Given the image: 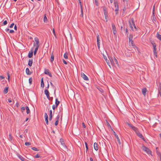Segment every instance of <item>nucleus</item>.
Listing matches in <instances>:
<instances>
[{
  "label": "nucleus",
  "instance_id": "nucleus-1",
  "mask_svg": "<svg viewBox=\"0 0 161 161\" xmlns=\"http://www.w3.org/2000/svg\"><path fill=\"white\" fill-rule=\"evenodd\" d=\"M34 40L36 42V44L34 43V46H36L35 50L34 52V55H35L36 53V52L39 47V41L38 38L36 37L34 38Z\"/></svg>",
  "mask_w": 161,
  "mask_h": 161
},
{
  "label": "nucleus",
  "instance_id": "nucleus-2",
  "mask_svg": "<svg viewBox=\"0 0 161 161\" xmlns=\"http://www.w3.org/2000/svg\"><path fill=\"white\" fill-rule=\"evenodd\" d=\"M142 148L144 151L146 152L147 154H150L152 155V152L148 147L144 146H142Z\"/></svg>",
  "mask_w": 161,
  "mask_h": 161
},
{
  "label": "nucleus",
  "instance_id": "nucleus-3",
  "mask_svg": "<svg viewBox=\"0 0 161 161\" xmlns=\"http://www.w3.org/2000/svg\"><path fill=\"white\" fill-rule=\"evenodd\" d=\"M127 124L133 130H134L136 133L138 130L137 128L136 127L134 126L132 124L129 123L128 122H127Z\"/></svg>",
  "mask_w": 161,
  "mask_h": 161
},
{
  "label": "nucleus",
  "instance_id": "nucleus-4",
  "mask_svg": "<svg viewBox=\"0 0 161 161\" xmlns=\"http://www.w3.org/2000/svg\"><path fill=\"white\" fill-rule=\"evenodd\" d=\"M114 4L115 7V11H116V14H118L119 11V5L118 3L116 2H114Z\"/></svg>",
  "mask_w": 161,
  "mask_h": 161
},
{
  "label": "nucleus",
  "instance_id": "nucleus-5",
  "mask_svg": "<svg viewBox=\"0 0 161 161\" xmlns=\"http://www.w3.org/2000/svg\"><path fill=\"white\" fill-rule=\"evenodd\" d=\"M137 136L140 138L142 139L144 141L146 142V140L143 135L141 134L139 131L138 130L137 132L136 133Z\"/></svg>",
  "mask_w": 161,
  "mask_h": 161
},
{
  "label": "nucleus",
  "instance_id": "nucleus-6",
  "mask_svg": "<svg viewBox=\"0 0 161 161\" xmlns=\"http://www.w3.org/2000/svg\"><path fill=\"white\" fill-rule=\"evenodd\" d=\"M112 29L113 31V33L114 35L116 36V34L117 33V31L116 30V28L115 25L114 23L112 24Z\"/></svg>",
  "mask_w": 161,
  "mask_h": 161
},
{
  "label": "nucleus",
  "instance_id": "nucleus-7",
  "mask_svg": "<svg viewBox=\"0 0 161 161\" xmlns=\"http://www.w3.org/2000/svg\"><path fill=\"white\" fill-rule=\"evenodd\" d=\"M97 44L98 48L99 49L100 48V37L99 35L98 34L97 35Z\"/></svg>",
  "mask_w": 161,
  "mask_h": 161
},
{
  "label": "nucleus",
  "instance_id": "nucleus-8",
  "mask_svg": "<svg viewBox=\"0 0 161 161\" xmlns=\"http://www.w3.org/2000/svg\"><path fill=\"white\" fill-rule=\"evenodd\" d=\"M44 73L45 74L48 75L50 77H52V75L51 73L49 71V70L48 69H45L44 70Z\"/></svg>",
  "mask_w": 161,
  "mask_h": 161
},
{
  "label": "nucleus",
  "instance_id": "nucleus-9",
  "mask_svg": "<svg viewBox=\"0 0 161 161\" xmlns=\"http://www.w3.org/2000/svg\"><path fill=\"white\" fill-rule=\"evenodd\" d=\"M112 130L113 131L114 135H115V137H116V138L117 139V141L118 142L119 144H120L121 143L120 142V139H119V137H118V136L116 134V132L113 129H112Z\"/></svg>",
  "mask_w": 161,
  "mask_h": 161
},
{
  "label": "nucleus",
  "instance_id": "nucleus-10",
  "mask_svg": "<svg viewBox=\"0 0 161 161\" xmlns=\"http://www.w3.org/2000/svg\"><path fill=\"white\" fill-rule=\"evenodd\" d=\"M81 77L84 80H88V78L83 73H81Z\"/></svg>",
  "mask_w": 161,
  "mask_h": 161
},
{
  "label": "nucleus",
  "instance_id": "nucleus-11",
  "mask_svg": "<svg viewBox=\"0 0 161 161\" xmlns=\"http://www.w3.org/2000/svg\"><path fill=\"white\" fill-rule=\"evenodd\" d=\"M131 20L132 21V24H133V26H134L135 29V30L136 31H138V29L137 28H136V27L135 25V22H134V19L133 18H131Z\"/></svg>",
  "mask_w": 161,
  "mask_h": 161
},
{
  "label": "nucleus",
  "instance_id": "nucleus-12",
  "mask_svg": "<svg viewBox=\"0 0 161 161\" xmlns=\"http://www.w3.org/2000/svg\"><path fill=\"white\" fill-rule=\"evenodd\" d=\"M33 48H32L31 51L29 52V53L28 54V57L29 58H31L33 56Z\"/></svg>",
  "mask_w": 161,
  "mask_h": 161
},
{
  "label": "nucleus",
  "instance_id": "nucleus-13",
  "mask_svg": "<svg viewBox=\"0 0 161 161\" xmlns=\"http://www.w3.org/2000/svg\"><path fill=\"white\" fill-rule=\"evenodd\" d=\"M129 24L130 27L131 28V30H132V31H134V29L133 28V25L132 24V21H131V19L130 21H129Z\"/></svg>",
  "mask_w": 161,
  "mask_h": 161
},
{
  "label": "nucleus",
  "instance_id": "nucleus-14",
  "mask_svg": "<svg viewBox=\"0 0 161 161\" xmlns=\"http://www.w3.org/2000/svg\"><path fill=\"white\" fill-rule=\"evenodd\" d=\"M60 142L61 143V145L64 147L67 148V147L65 145L64 140L63 138H61L60 140Z\"/></svg>",
  "mask_w": 161,
  "mask_h": 161
},
{
  "label": "nucleus",
  "instance_id": "nucleus-15",
  "mask_svg": "<svg viewBox=\"0 0 161 161\" xmlns=\"http://www.w3.org/2000/svg\"><path fill=\"white\" fill-rule=\"evenodd\" d=\"M147 91V89L146 88H143L142 89V92L143 94L145 97L146 92Z\"/></svg>",
  "mask_w": 161,
  "mask_h": 161
},
{
  "label": "nucleus",
  "instance_id": "nucleus-16",
  "mask_svg": "<svg viewBox=\"0 0 161 161\" xmlns=\"http://www.w3.org/2000/svg\"><path fill=\"white\" fill-rule=\"evenodd\" d=\"M103 58H104V59L106 61V62H107L108 65L110 67V68H111V66L110 65V63L109 61V60L107 59V57L106 56H103Z\"/></svg>",
  "mask_w": 161,
  "mask_h": 161
},
{
  "label": "nucleus",
  "instance_id": "nucleus-17",
  "mask_svg": "<svg viewBox=\"0 0 161 161\" xmlns=\"http://www.w3.org/2000/svg\"><path fill=\"white\" fill-rule=\"evenodd\" d=\"M153 20H154L155 21H156V18L154 14V6H153Z\"/></svg>",
  "mask_w": 161,
  "mask_h": 161
},
{
  "label": "nucleus",
  "instance_id": "nucleus-18",
  "mask_svg": "<svg viewBox=\"0 0 161 161\" xmlns=\"http://www.w3.org/2000/svg\"><path fill=\"white\" fill-rule=\"evenodd\" d=\"M108 58L110 60V61L111 63V64L112 65H114L115 64V63L114 62L113 59L112 57H108Z\"/></svg>",
  "mask_w": 161,
  "mask_h": 161
},
{
  "label": "nucleus",
  "instance_id": "nucleus-19",
  "mask_svg": "<svg viewBox=\"0 0 161 161\" xmlns=\"http://www.w3.org/2000/svg\"><path fill=\"white\" fill-rule=\"evenodd\" d=\"M52 110H50L49 111V120L51 121L52 120L53 118V116L52 115Z\"/></svg>",
  "mask_w": 161,
  "mask_h": 161
},
{
  "label": "nucleus",
  "instance_id": "nucleus-20",
  "mask_svg": "<svg viewBox=\"0 0 161 161\" xmlns=\"http://www.w3.org/2000/svg\"><path fill=\"white\" fill-rule=\"evenodd\" d=\"M33 63V59H29V62L28 63V65L31 67L32 66Z\"/></svg>",
  "mask_w": 161,
  "mask_h": 161
},
{
  "label": "nucleus",
  "instance_id": "nucleus-21",
  "mask_svg": "<svg viewBox=\"0 0 161 161\" xmlns=\"http://www.w3.org/2000/svg\"><path fill=\"white\" fill-rule=\"evenodd\" d=\"M26 73L27 75H30L32 73V72H30L29 69L27 68L26 69Z\"/></svg>",
  "mask_w": 161,
  "mask_h": 161
},
{
  "label": "nucleus",
  "instance_id": "nucleus-22",
  "mask_svg": "<svg viewBox=\"0 0 161 161\" xmlns=\"http://www.w3.org/2000/svg\"><path fill=\"white\" fill-rule=\"evenodd\" d=\"M103 11L104 15L108 14V12L107 11V8H106V7L104 6L103 7Z\"/></svg>",
  "mask_w": 161,
  "mask_h": 161
},
{
  "label": "nucleus",
  "instance_id": "nucleus-23",
  "mask_svg": "<svg viewBox=\"0 0 161 161\" xmlns=\"http://www.w3.org/2000/svg\"><path fill=\"white\" fill-rule=\"evenodd\" d=\"M94 148L96 151H97L98 150V145L96 142H95L94 144Z\"/></svg>",
  "mask_w": 161,
  "mask_h": 161
},
{
  "label": "nucleus",
  "instance_id": "nucleus-24",
  "mask_svg": "<svg viewBox=\"0 0 161 161\" xmlns=\"http://www.w3.org/2000/svg\"><path fill=\"white\" fill-rule=\"evenodd\" d=\"M54 60V56L53 53H52L51 54V57L50 58V61L51 62H53Z\"/></svg>",
  "mask_w": 161,
  "mask_h": 161
},
{
  "label": "nucleus",
  "instance_id": "nucleus-25",
  "mask_svg": "<svg viewBox=\"0 0 161 161\" xmlns=\"http://www.w3.org/2000/svg\"><path fill=\"white\" fill-rule=\"evenodd\" d=\"M8 87H6L3 91V92L4 94H6L8 92Z\"/></svg>",
  "mask_w": 161,
  "mask_h": 161
},
{
  "label": "nucleus",
  "instance_id": "nucleus-26",
  "mask_svg": "<svg viewBox=\"0 0 161 161\" xmlns=\"http://www.w3.org/2000/svg\"><path fill=\"white\" fill-rule=\"evenodd\" d=\"M60 103V102L58 101V98H56L55 99V105H56V107H58Z\"/></svg>",
  "mask_w": 161,
  "mask_h": 161
},
{
  "label": "nucleus",
  "instance_id": "nucleus-27",
  "mask_svg": "<svg viewBox=\"0 0 161 161\" xmlns=\"http://www.w3.org/2000/svg\"><path fill=\"white\" fill-rule=\"evenodd\" d=\"M41 86L43 88L44 86V85L43 82V78L42 77L41 80Z\"/></svg>",
  "mask_w": 161,
  "mask_h": 161
},
{
  "label": "nucleus",
  "instance_id": "nucleus-28",
  "mask_svg": "<svg viewBox=\"0 0 161 161\" xmlns=\"http://www.w3.org/2000/svg\"><path fill=\"white\" fill-rule=\"evenodd\" d=\"M156 37L158 40H161V35L159 34L158 32L157 34Z\"/></svg>",
  "mask_w": 161,
  "mask_h": 161
},
{
  "label": "nucleus",
  "instance_id": "nucleus-29",
  "mask_svg": "<svg viewBox=\"0 0 161 161\" xmlns=\"http://www.w3.org/2000/svg\"><path fill=\"white\" fill-rule=\"evenodd\" d=\"M46 15V14H44L43 18V21L44 22H46L48 21V19Z\"/></svg>",
  "mask_w": 161,
  "mask_h": 161
},
{
  "label": "nucleus",
  "instance_id": "nucleus-30",
  "mask_svg": "<svg viewBox=\"0 0 161 161\" xmlns=\"http://www.w3.org/2000/svg\"><path fill=\"white\" fill-rule=\"evenodd\" d=\"M133 38V36L132 34H130L129 38V42L130 43V41L132 40Z\"/></svg>",
  "mask_w": 161,
  "mask_h": 161
},
{
  "label": "nucleus",
  "instance_id": "nucleus-31",
  "mask_svg": "<svg viewBox=\"0 0 161 161\" xmlns=\"http://www.w3.org/2000/svg\"><path fill=\"white\" fill-rule=\"evenodd\" d=\"M18 157L22 161H23L24 160H25V158L22 156L21 155L19 154H18Z\"/></svg>",
  "mask_w": 161,
  "mask_h": 161
},
{
  "label": "nucleus",
  "instance_id": "nucleus-32",
  "mask_svg": "<svg viewBox=\"0 0 161 161\" xmlns=\"http://www.w3.org/2000/svg\"><path fill=\"white\" fill-rule=\"evenodd\" d=\"M25 109L26 110V113H27V114H29L30 113V109H29V107L27 106H26L25 107Z\"/></svg>",
  "mask_w": 161,
  "mask_h": 161
},
{
  "label": "nucleus",
  "instance_id": "nucleus-33",
  "mask_svg": "<svg viewBox=\"0 0 161 161\" xmlns=\"http://www.w3.org/2000/svg\"><path fill=\"white\" fill-rule=\"evenodd\" d=\"M153 53L154 55L156 57V58L157 57V53L156 52V49H153Z\"/></svg>",
  "mask_w": 161,
  "mask_h": 161
},
{
  "label": "nucleus",
  "instance_id": "nucleus-34",
  "mask_svg": "<svg viewBox=\"0 0 161 161\" xmlns=\"http://www.w3.org/2000/svg\"><path fill=\"white\" fill-rule=\"evenodd\" d=\"M45 94L46 96L49 95V91L47 89H45L44 91Z\"/></svg>",
  "mask_w": 161,
  "mask_h": 161
},
{
  "label": "nucleus",
  "instance_id": "nucleus-35",
  "mask_svg": "<svg viewBox=\"0 0 161 161\" xmlns=\"http://www.w3.org/2000/svg\"><path fill=\"white\" fill-rule=\"evenodd\" d=\"M152 45L153 47V49H156V44L155 42H151Z\"/></svg>",
  "mask_w": 161,
  "mask_h": 161
},
{
  "label": "nucleus",
  "instance_id": "nucleus-36",
  "mask_svg": "<svg viewBox=\"0 0 161 161\" xmlns=\"http://www.w3.org/2000/svg\"><path fill=\"white\" fill-rule=\"evenodd\" d=\"M68 54L66 52V53H65L64 54V57L65 58L67 59L68 58Z\"/></svg>",
  "mask_w": 161,
  "mask_h": 161
},
{
  "label": "nucleus",
  "instance_id": "nucleus-37",
  "mask_svg": "<svg viewBox=\"0 0 161 161\" xmlns=\"http://www.w3.org/2000/svg\"><path fill=\"white\" fill-rule=\"evenodd\" d=\"M105 19H106V22H107L108 21V14L104 15Z\"/></svg>",
  "mask_w": 161,
  "mask_h": 161
},
{
  "label": "nucleus",
  "instance_id": "nucleus-38",
  "mask_svg": "<svg viewBox=\"0 0 161 161\" xmlns=\"http://www.w3.org/2000/svg\"><path fill=\"white\" fill-rule=\"evenodd\" d=\"M114 60L116 64H117V65L118 66H119V63H118V60H117V59L115 58V57H114Z\"/></svg>",
  "mask_w": 161,
  "mask_h": 161
},
{
  "label": "nucleus",
  "instance_id": "nucleus-39",
  "mask_svg": "<svg viewBox=\"0 0 161 161\" xmlns=\"http://www.w3.org/2000/svg\"><path fill=\"white\" fill-rule=\"evenodd\" d=\"M32 77H31L29 79V82L30 85H31L32 84Z\"/></svg>",
  "mask_w": 161,
  "mask_h": 161
},
{
  "label": "nucleus",
  "instance_id": "nucleus-40",
  "mask_svg": "<svg viewBox=\"0 0 161 161\" xmlns=\"http://www.w3.org/2000/svg\"><path fill=\"white\" fill-rule=\"evenodd\" d=\"M126 10V8L125 7V6L123 8V9H122V10H123V12H122L123 14L125 13Z\"/></svg>",
  "mask_w": 161,
  "mask_h": 161
},
{
  "label": "nucleus",
  "instance_id": "nucleus-41",
  "mask_svg": "<svg viewBox=\"0 0 161 161\" xmlns=\"http://www.w3.org/2000/svg\"><path fill=\"white\" fill-rule=\"evenodd\" d=\"M131 42V46L133 47L135 46V44L134 43L133 41V40H131L130 41V43Z\"/></svg>",
  "mask_w": 161,
  "mask_h": 161
},
{
  "label": "nucleus",
  "instance_id": "nucleus-42",
  "mask_svg": "<svg viewBox=\"0 0 161 161\" xmlns=\"http://www.w3.org/2000/svg\"><path fill=\"white\" fill-rule=\"evenodd\" d=\"M31 149L34 150V151H39V150L37 149L35 147H32L31 148Z\"/></svg>",
  "mask_w": 161,
  "mask_h": 161
},
{
  "label": "nucleus",
  "instance_id": "nucleus-43",
  "mask_svg": "<svg viewBox=\"0 0 161 161\" xmlns=\"http://www.w3.org/2000/svg\"><path fill=\"white\" fill-rule=\"evenodd\" d=\"M60 117V115L58 114L56 118V120L58 121Z\"/></svg>",
  "mask_w": 161,
  "mask_h": 161
},
{
  "label": "nucleus",
  "instance_id": "nucleus-44",
  "mask_svg": "<svg viewBox=\"0 0 161 161\" xmlns=\"http://www.w3.org/2000/svg\"><path fill=\"white\" fill-rule=\"evenodd\" d=\"M9 140L10 141H11L12 140V136L11 134H9Z\"/></svg>",
  "mask_w": 161,
  "mask_h": 161
},
{
  "label": "nucleus",
  "instance_id": "nucleus-45",
  "mask_svg": "<svg viewBox=\"0 0 161 161\" xmlns=\"http://www.w3.org/2000/svg\"><path fill=\"white\" fill-rule=\"evenodd\" d=\"M25 108L24 107H22L21 108V110L22 112H23L25 110Z\"/></svg>",
  "mask_w": 161,
  "mask_h": 161
},
{
  "label": "nucleus",
  "instance_id": "nucleus-46",
  "mask_svg": "<svg viewBox=\"0 0 161 161\" xmlns=\"http://www.w3.org/2000/svg\"><path fill=\"white\" fill-rule=\"evenodd\" d=\"M25 144L26 146H29L31 145V143L30 142H25Z\"/></svg>",
  "mask_w": 161,
  "mask_h": 161
},
{
  "label": "nucleus",
  "instance_id": "nucleus-47",
  "mask_svg": "<svg viewBox=\"0 0 161 161\" xmlns=\"http://www.w3.org/2000/svg\"><path fill=\"white\" fill-rule=\"evenodd\" d=\"M41 157L38 154H37L34 157L35 158H38Z\"/></svg>",
  "mask_w": 161,
  "mask_h": 161
},
{
  "label": "nucleus",
  "instance_id": "nucleus-48",
  "mask_svg": "<svg viewBox=\"0 0 161 161\" xmlns=\"http://www.w3.org/2000/svg\"><path fill=\"white\" fill-rule=\"evenodd\" d=\"M107 125L108 127H110V128H111V127L109 124V123H108V122L107 121L106 122Z\"/></svg>",
  "mask_w": 161,
  "mask_h": 161
},
{
  "label": "nucleus",
  "instance_id": "nucleus-49",
  "mask_svg": "<svg viewBox=\"0 0 161 161\" xmlns=\"http://www.w3.org/2000/svg\"><path fill=\"white\" fill-rule=\"evenodd\" d=\"M125 33H126V34H127V36H128L129 32H128V30L127 28L125 29Z\"/></svg>",
  "mask_w": 161,
  "mask_h": 161
},
{
  "label": "nucleus",
  "instance_id": "nucleus-50",
  "mask_svg": "<svg viewBox=\"0 0 161 161\" xmlns=\"http://www.w3.org/2000/svg\"><path fill=\"white\" fill-rule=\"evenodd\" d=\"M58 107H56V105H53L52 106V108L53 110H54L55 108H57Z\"/></svg>",
  "mask_w": 161,
  "mask_h": 161
},
{
  "label": "nucleus",
  "instance_id": "nucleus-51",
  "mask_svg": "<svg viewBox=\"0 0 161 161\" xmlns=\"http://www.w3.org/2000/svg\"><path fill=\"white\" fill-rule=\"evenodd\" d=\"M45 122L46 124L47 125H48V118H46V119H45Z\"/></svg>",
  "mask_w": 161,
  "mask_h": 161
},
{
  "label": "nucleus",
  "instance_id": "nucleus-52",
  "mask_svg": "<svg viewBox=\"0 0 161 161\" xmlns=\"http://www.w3.org/2000/svg\"><path fill=\"white\" fill-rule=\"evenodd\" d=\"M95 4L97 6H98V2L97 0H95Z\"/></svg>",
  "mask_w": 161,
  "mask_h": 161
},
{
  "label": "nucleus",
  "instance_id": "nucleus-53",
  "mask_svg": "<svg viewBox=\"0 0 161 161\" xmlns=\"http://www.w3.org/2000/svg\"><path fill=\"white\" fill-rule=\"evenodd\" d=\"M7 22L6 20L4 21L3 22V25H7Z\"/></svg>",
  "mask_w": 161,
  "mask_h": 161
},
{
  "label": "nucleus",
  "instance_id": "nucleus-54",
  "mask_svg": "<svg viewBox=\"0 0 161 161\" xmlns=\"http://www.w3.org/2000/svg\"><path fill=\"white\" fill-rule=\"evenodd\" d=\"M53 34H54V36L56 37V33H55V30H54V29H53Z\"/></svg>",
  "mask_w": 161,
  "mask_h": 161
},
{
  "label": "nucleus",
  "instance_id": "nucleus-55",
  "mask_svg": "<svg viewBox=\"0 0 161 161\" xmlns=\"http://www.w3.org/2000/svg\"><path fill=\"white\" fill-rule=\"evenodd\" d=\"M44 117L45 118V119H46V118H48V116L47 114V113H45L44 114Z\"/></svg>",
  "mask_w": 161,
  "mask_h": 161
},
{
  "label": "nucleus",
  "instance_id": "nucleus-56",
  "mask_svg": "<svg viewBox=\"0 0 161 161\" xmlns=\"http://www.w3.org/2000/svg\"><path fill=\"white\" fill-rule=\"evenodd\" d=\"M58 121L56 120L55 123V125L56 126H57L58 125Z\"/></svg>",
  "mask_w": 161,
  "mask_h": 161
},
{
  "label": "nucleus",
  "instance_id": "nucleus-57",
  "mask_svg": "<svg viewBox=\"0 0 161 161\" xmlns=\"http://www.w3.org/2000/svg\"><path fill=\"white\" fill-rule=\"evenodd\" d=\"M63 63L65 64H67V62L64 59H63Z\"/></svg>",
  "mask_w": 161,
  "mask_h": 161
},
{
  "label": "nucleus",
  "instance_id": "nucleus-58",
  "mask_svg": "<svg viewBox=\"0 0 161 161\" xmlns=\"http://www.w3.org/2000/svg\"><path fill=\"white\" fill-rule=\"evenodd\" d=\"M9 33H14V31L13 30H11L9 31Z\"/></svg>",
  "mask_w": 161,
  "mask_h": 161
},
{
  "label": "nucleus",
  "instance_id": "nucleus-59",
  "mask_svg": "<svg viewBox=\"0 0 161 161\" xmlns=\"http://www.w3.org/2000/svg\"><path fill=\"white\" fill-rule=\"evenodd\" d=\"M14 25V23H12L10 26H9V27L10 28H12L13 27Z\"/></svg>",
  "mask_w": 161,
  "mask_h": 161
},
{
  "label": "nucleus",
  "instance_id": "nucleus-60",
  "mask_svg": "<svg viewBox=\"0 0 161 161\" xmlns=\"http://www.w3.org/2000/svg\"><path fill=\"white\" fill-rule=\"evenodd\" d=\"M4 77L3 76H0V80H2L3 79H4Z\"/></svg>",
  "mask_w": 161,
  "mask_h": 161
},
{
  "label": "nucleus",
  "instance_id": "nucleus-61",
  "mask_svg": "<svg viewBox=\"0 0 161 161\" xmlns=\"http://www.w3.org/2000/svg\"><path fill=\"white\" fill-rule=\"evenodd\" d=\"M82 125L83 127L84 128H86V126L85 124V123L84 122L82 123Z\"/></svg>",
  "mask_w": 161,
  "mask_h": 161
},
{
  "label": "nucleus",
  "instance_id": "nucleus-62",
  "mask_svg": "<svg viewBox=\"0 0 161 161\" xmlns=\"http://www.w3.org/2000/svg\"><path fill=\"white\" fill-rule=\"evenodd\" d=\"M81 15H82V17L83 16V9H81Z\"/></svg>",
  "mask_w": 161,
  "mask_h": 161
},
{
  "label": "nucleus",
  "instance_id": "nucleus-63",
  "mask_svg": "<svg viewBox=\"0 0 161 161\" xmlns=\"http://www.w3.org/2000/svg\"><path fill=\"white\" fill-rule=\"evenodd\" d=\"M14 29L15 30H17V26L16 25H15L14 26Z\"/></svg>",
  "mask_w": 161,
  "mask_h": 161
},
{
  "label": "nucleus",
  "instance_id": "nucleus-64",
  "mask_svg": "<svg viewBox=\"0 0 161 161\" xmlns=\"http://www.w3.org/2000/svg\"><path fill=\"white\" fill-rule=\"evenodd\" d=\"M161 90V84H160L159 85L158 90Z\"/></svg>",
  "mask_w": 161,
  "mask_h": 161
}]
</instances>
